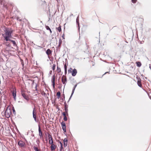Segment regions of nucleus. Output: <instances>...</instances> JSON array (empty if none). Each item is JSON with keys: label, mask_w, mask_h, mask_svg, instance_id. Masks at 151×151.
<instances>
[{"label": "nucleus", "mask_w": 151, "mask_h": 151, "mask_svg": "<svg viewBox=\"0 0 151 151\" xmlns=\"http://www.w3.org/2000/svg\"><path fill=\"white\" fill-rule=\"evenodd\" d=\"M72 69L71 68H70L68 70V73H71V70H72Z\"/></svg>", "instance_id": "nucleus-37"}, {"label": "nucleus", "mask_w": 151, "mask_h": 151, "mask_svg": "<svg viewBox=\"0 0 151 151\" xmlns=\"http://www.w3.org/2000/svg\"><path fill=\"white\" fill-rule=\"evenodd\" d=\"M75 88H75L74 87H73V90H72V92L71 95V96H70V98L69 99V100H68V102L70 101V100L71 99V97H72V96H73V93H74V91L75 90Z\"/></svg>", "instance_id": "nucleus-13"}, {"label": "nucleus", "mask_w": 151, "mask_h": 151, "mask_svg": "<svg viewBox=\"0 0 151 151\" xmlns=\"http://www.w3.org/2000/svg\"><path fill=\"white\" fill-rule=\"evenodd\" d=\"M37 84H36V86L35 87V90H36V91H37Z\"/></svg>", "instance_id": "nucleus-42"}, {"label": "nucleus", "mask_w": 151, "mask_h": 151, "mask_svg": "<svg viewBox=\"0 0 151 151\" xmlns=\"http://www.w3.org/2000/svg\"><path fill=\"white\" fill-rule=\"evenodd\" d=\"M68 143V139L67 138H65L63 140V143H64V146L65 147H66Z\"/></svg>", "instance_id": "nucleus-10"}, {"label": "nucleus", "mask_w": 151, "mask_h": 151, "mask_svg": "<svg viewBox=\"0 0 151 151\" xmlns=\"http://www.w3.org/2000/svg\"><path fill=\"white\" fill-rule=\"evenodd\" d=\"M149 68L151 70V65H150Z\"/></svg>", "instance_id": "nucleus-47"}, {"label": "nucleus", "mask_w": 151, "mask_h": 151, "mask_svg": "<svg viewBox=\"0 0 151 151\" xmlns=\"http://www.w3.org/2000/svg\"><path fill=\"white\" fill-rule=\"evenodd\" d=\"M63 148V144H61L60 148V151H62V150Z\"/></svg>", "instance_id": "nucleus-39"}, {"label": "nucleus", "mask_w": 151, "mask_h": 151, "mask_svg": "<svg viewBox=\"0 0 151 151\" xmlns=\"http://www.w3.org/2000/svg\"><path fill=\"white\" fill-rule=\"evenodd\" d=\"M17 20L21 21L22 20V19L20 18L19 17H17Z\"/></svg>", "instance_id": "nucleus-40"}, {"label": "nucleus", "mask_w": 151, "mask_h": 151, "mask_svg": "<svg viewBox=\"0 0 151 151\" xmlns=\"http://www.w3.org/2000/svg\"><path fill=\"white\" fill-rule=\"evenodd\" d=\"M62 129L64 132H66V127H62Z\"/></svg>", "instance_id": "nucleus-28"}, {"label": "nucleus", "mask_w": 151, "mask_h": 151, "mask_svg": "<svg viewBox=\"0 0 151 151\" xmlns=\"http://www.w3.org/2000/svg\"><path fill=\"white\" fill-rule=\"evenodd\" d=\"M45 28L47 30H49L50 31V33H52V31L50 29V28L49 27L47 26H45Z\"/></svg>", "instance_id": "nucleus-20"}, {"label": "nucleus", "mask_w": 151, "mask_h": 151, "mask_svg": "<svg viewBox=\"0 0 151 151\" xmlns=\"http://www.w3.org/2000/svg\"><path fill=\"white\" fill-rule=\"evenodd\" d=\"M51 53L52 51L49 49H48L46 51V53L48 55H50L51 54Z\"/></svg>", "instance_id": "nucleus-15"}, {"label": "nucleus", "mask_w": 151, "mask_h": 151, "mask_svg": "<svg viewBox=\"0 0 151 151\" xmlns=\"http://www.w3.org/2000/svg\"><path fill=\"white\" fill-rule=\"evenodd\" d=\"M57 29L59 32H60L61 31V26H60Z\"/></svg>", "instance_id": "nucleus-30"}, {"label": "nucleus", "mask_w": 151, "mask_h": 151, "mask_svg": "<svg viewBox=\"0 0 151 151\" xmlns=\"http://www.w3.org/2000/svg\"><path fill=\"white\" fill-rule=\"evenodd\" d=\"M57 96H58V98L59 99L60 96V93L59 91L57 93Z\"/></svg>", "instance_id": "nucleus-24"}, {"label": "nucleus", "mask_w": 151, "mask_h": 151, "mask_svg": "<svg viewBox=\"0 0 151 151\" xmlns=\"http://www.w3.org/2000/svg\"><path fill=\"white\" fill-rule=\"evenodd\" d=\"M22 67L24 68V63L23 61H22Z\"/></svg>", "instance_id": "nucleus-41"}, {"label": "nucleus", "mask_w": 151, "mask_h": 151, "mask_svg": "<svg viewBox=\"0 0 151 151\" xmlns=\"http://www.w3.org/2000/svg\"><path fill=\"white\" fill-rule=\"evenodd\" d=\"M35 108H34V109L33 111V118L35 120V121H36V115L35 114Z\"/></svg>", "instance_id": "nucleus-14"}, {"label": "nucleus", "mask_w": 151, "mask_h": 151, "mask_svg": "<svg viewBox=\"0 0 151 151\" xmlns=\"http://www.w3.org/2000/svg\"><path fill=\"white\" fill-rule=\"evenodd\" d=\"M64 105L65 110V112L68 114V106H67V105L65 101L64 102Z\"/></svg>", "instance_id": "nucleus-11"}, {"label": "nucleus", "mask_w": 151, "mask_h": 151, "mask_svg": "<svg viewBox=\"0 0 151 151\" xmlns=\"http://www.w3.org/2000/svg\"><path fill=\"white\" fill-rule=\"evenodd\" d=\"M56 65L55 64H54L53 65L52 67V69L53 70H54L55 68Z\"/></svg>", "instance_id": "nucleus-31"}, {"label": "nucleus", "mask_w": 151, "mask_h": 151, "mask_svg": "<svg viewBox=\"0 0 151 151\" xmlns=\"http://www.w3.org/2000/svg\"><path fill=\"white\" fill-rule=\"evenodd\" d=\"M136 64H137V65L138 67H140L142 65V64L140 62H137L136 63Z\"/></svg>", "instance_id": "nucleus-18"}, {"label": "nucleus", "mask_w": 151, "mask_h": 151, "mask_svg": "<svg viewBox=\"0 0 151 151\" xmlns=\"http://www.w3.org/2000/svg\"><path fill=\"white\" fill-rule=\"evenodd\" d=\"M12 94L14 100H16V91L15 89H14L12 91Z\"/></svg>", "instance_id": "nucleus-4"}, {"label": "nucleus", "mask_w": 151, "mask_h": 151, "mask_svg": "<svg viewBox=\"0 0 151 151\" xmlns=\"http://www.w3.org/2000/svg\"><path fill=\"white\" fill-rule=\"evenodd\" d=\"M79 16L78 15L76 19V22L77 24H78V27H79ZM80 28L79 27L78 29L79 30Z\"/></svg>", "instance_id": "nucleus-16"}, {"label": "nucleus", "mask_w": 151, "mask_h": 151, "mask_svg": "<svg viewBox=\"0 0 151 151\" xmlns=\"http://www.w3.org/2000/svg\"><path fill=\"white\" fill-rule=\"evenodd\" d=\"M77 73V71L76 69H74L72 71V75L73 76H75Z\"/></svg>", "instance_id": "nucleus-8"}, {"label": "nucleus", "mask_w": 151, "mask_h": 151, "mask_svg": "<svg viewBox=\"0 0 151 151\" xmlns=\"http://www.w3.org/2000/svg\"><path fill=\"white\" fill-rule=\"evenodd\" d=\"M13 112L14 114H15V110L14 109L13 110Z\"/></svg>", "instance_id": "nucleus-43"}, {"label": "nucleus", "mask_w": 151, "mask_h": 151, "mask_svg": "<svg viewBox=\"0 0 151 151\" xmlns=\"http://www.w3.org/2000/svg\"><path fill=\"white\" fill-rule=\"evenodd\" d=\"M9 41H11L12 43L14 46H17V44H16L15 42L14 41L10 40V39H9Z\"/></svg>", "instance_id": "nucleus-17"}, {"label": "nucleus", "mask_w": 151, "mask_h": 151, "mask_svg": "<svg viewBox=\"0 0 151 151\" xmlns=\"http://www.w3.org/2000/svg\"><path fill=\"white\" fill-rule=\"evenodd\" d=\"M57 71L58 73H59L60 71V68H58V66L57 68Z\"/></svg>", "instance_id": "nucleus-32"}, {"label": "nucleus", "mask_w": 151, "mask_h": 151, "mask_svg": "<svg viewBox=\"0 0 151 151\" xmlns=\"http://www.w3.org/2000/svg\"><path fill=\"white\" fill-rule=\"evenodd\" d=\"M21 94L24 98L27 101L29 100V96L28 95H26L25 93L22 91L21 92Z\"/></svg>", "instance_id": "nucleus-5"}, {"label": "nucleus", "mask_w": 151, "mask_h": 151, "mask_svg": "<svg viewBox=\"0 0 151 151\" xmlns=\"http://www.w3.org/2000/svg\"><path fill=\"white\" fill-rule=\"evenodd\" d=\"M18 145L21 147H24L26 145L25 142L21 140L19 141L18 142Z\"/></svg>", "instance_id": "nucleus-3"}, {"label": "nucleus", "mask_w": 151, "mask_h": 151, "mask_svg": "<svg viewBox=\"0 0 151 151\" xmlns=\"http://www.w3.org/2000/svg\"><path fill=\"white\" fill-rule=\"evenodd\" d=\"M61 125L62 126V127H65L66 126L65 124V123L64 122H62L61 123Z\"/></svg>", "instance_id": "nucleus-27"}, {"label": "nucleus", "mask_w": 151, "mask_h": 151, "mask_svg": "<svg viewBox=\"0 0 151 151\" xmlns=\"http://www.w3.org/2000/svg\"><path fill=\"white\" fill-rule=\"evenodd\" d=\"M51 146L50 147V149L51 151H53L55 150L56 148V146L53 144H52L51 145Z\"/></svg>", "instance_id": "nucleus-12"}, {"label": "nucleus", "mask_w": 151, "mask_h": 151, "mask_svg": "<svg viewBox=\"0 0 151 151\" xmlns=\"http://www.w3.org/2000/svg\"><path fill=\"white\" fill-rule=\"evenodd\" d=\"M34 45H35V48H36V49H39L40 48H42V47H41V46H37V45H35V44H34Z\"/></svg>", "instance_id": "nucleus-23"}, {"label": "nucleus", "mask_w": 151, "mask_h": 151, "mask_svg": "<svg viewBox=\"0 0 151 151\" xmlns=\"http://www.w3.org/2000/svg\"><path fill=\"white\" fill-rule=\"evenodd\" d=\"M48 137L49 139H50V138H51V140H52V136L49 133H48Z\"/></svg>", "instance_id": "nucleus-25"}, {"label": "nucleus", "mask_w": 151, "mask_h": 151, "mask_svg": "<svg viewBox=\"0 0 151 151\" xmlns=\"http://www.w3.org/2000/svg\"><path fill=\"white\" fill-rule=\"evenodd\" d=\"M66 113L65 112H63L62 113L63 115V116L64 117L66 116Z\"/></svg>", "instance_id": "nucleus-38"}, {"label": "nucleus", "mask_w": 151, "mask_h": 151, "mask_svg": "<svg viewBox=\"0 0 151 151\" xmlns=\"http://www.w3.org/2000/svg\"><path fill=\"white\" fill-rule=\"evenodd\" d=\"M49 143L50 144V145H52V144H53V141L52 140H52H51L50 139H49Z\"/></svg>", "instance_id": "nucleus-29"}, {"label": "nucleus", "mask_w": 151, "mask_h": 151, "mask_svg": "<svg viewBox=\"0 0 151 151\" xmlns=\"http://www.w3.org/2000/svg\"><path fill=\"white\" fill-rule=\"evenodd\" d=\"M33 148L35 151H40L38 148L35 145L33 147Z\"/></svg>", "instance_id": "nucleus-21"}, {"label": "nucleus", "mask_w": 151, "mask_h": 151, "mask_svg": "<svg viewBox=\"0 0 151 151\" xmlns=\"http://www.w3.org/2000/svg\"><path fill=\"white\" fill-rule=\"evenodd\" d=\"M62 81L63 84H65L67 82V79L65 76L63 75L62 77Z\"/></svg>", "instance_id": "nucleus-6"}, {"label": "nucleus", "mask_w": 151, "mask_h": 151, "mask_svg": "<svg viewBox=\"0 0 151 151\" xmlns=\"http://www.w3.org/2000/svg\"><path fill=\"white\" fill-rule=\"evenodd\" d=\"M52 72V71H50V72Z\"/></svg>", "instance_id": "nucleus-50"}, {"label": "nucleus", "mask_w": 151, "mask_h": 151, "mask_svg": "<svg viewBox=\"0 0 151 151\" xmlns=\"http://www.w3.org/2000/svg\"><path fill=\"white\" fill-rule=\"evenodd\" d=\"M39 135L40 138L43 137L42 133L41 131L40 126H39Z\"/></svg>", "instance_id": "nucleus-9"}, {"label": "nucleus", "mask_w": 151, "mask_h": 151, "mask_svg": "<svg viewBox=\"0 0 151 151\" xmlns=\"http://www.w3.org/2000/svg\"><path fill=\"white\" fill-rule=\"evenodd\" d=\"M77 84H76L75 85V86H74V87L75 88H76V87L77 86Z\"/></svg>", "instance_id": "nucleus-46"}, {"label": "nucleus", "mask_w": 151, "mask_h": 151, "mask_svg": "<svg viewBox=\"0 0 151 151\" xmlns=\"http://www.w3.org/2000/svg\"><path fill=\"white\" fill-rule=\"evenodd\" d=\"M62 37L63 39H64V34H63V35H62Z\"/></svg>", "instance_id": "nucleus-44"}, {"label": "nucleus", "mask_w": 151, "mask_h": 151, "mask_svg": "<svg viewBox=\"0 0 151 151\" xmlns=\"http://www.w3.org/2000/svg\"><path fill=\"white\" fill-rule=\"evenodd\" d=\"M132 2L133 3H136L137 0H131Z\"/></svg>", "instance_id": "nucleus-36"}, {"label": "nucleus", "mask_w": 151, "mask_h": 151, "mask_svg": "<svg viewBox=\"0 0 151 151\" xmlns=\"http://www.w3.org/2000/svg\"><path fill=\"white\" fill-rule=\"evenodd\" d=\"M137 84L138 86L140 87H141L142 86V85L141 83V81L138 80L137 81Z\"/></svg>", "instance_id": "nucleus-19"}, {"label": "nucleus", "mask_w": 151, "mask_h": 151, "mask_svg": "<svg viewBox=\"0 0 151 151\" xmlns=\"http://www.w3.org/2000/svg\"><path fill=\"white\" fill-rule=\"evenodd\" d=\"M36 142L38 144V145H39V144L40 143V141L39 140V139H37V140H36Z\"/></svg>", "instance_id": "nucleus-34"}, {"label": "nucleus", "mask_w": 151, "mask_h": 151, "mask_svg": "<svg viewBox=\"0 0 151 151\" xmlns=\"http://www.w3.org/2000/svg\"><path fill=\"white\" fill-rule=\"evenodd\" d=\"M108 73V72H106V73H105V74H106V73Z\"/></svg>", "instance_id": "nucleus-49"}, {"label": "nucleus", "mask_w": 151, "mask_h": 151, "mask_svg": "<svg viewBox=\"0 0 151 151\" xmlns=\"http://www.w3.org/2000/svg\"><path fill=\"white\" fill-rule=\"evenodd\" d=\"M63 119L65 121H66L67 120V118L66 116H64L63 118Z\"/></svg>", "instance_id": "nucleus-35"}, {"label": "nucleus", "mask_w": 151, "mask_h": 151, "mask_svg": "<svg viewBox=\"0 0 151 151\" xmlns=\"http://www.w3.org/2000/svg\"><path fill=\"white\" fill-rule=\"evenodd\" d=\"M5 34H2V36L6 41H8L9 40V38L12 37V33L13 31L11 28H6L4 30Z\"/></svg>", "instance_id": "nucleus-1"}, {"label": "nucleus", "mask_w": 151, "mask_h": 151, "mask_svg": "<svg viewBox=\"0 0 151 151\" xmlns=\"http://www.w3.org/2000/svg\"><path fill=\"white\" fill-rule=\"evenodd\" d=\"M41 94L42 95H44L45 96L46 95V94L45 92H44V91L42 92Z\"/></svg>", "instance_id": "nucleus-33"}, {"label": "nucleus", "mask_w": 151, "mask_h": 151, "mask_svg": "<svg viewBox=\"0 0 151 151\" xmlns=\"http://www.w3.org/2000/svg\"><path fill=\"white\" fill-rule=\"evenodd\" d=\"M64 68L65 69V73L66 74L67 73V66L66 64H65L64 65Z\"/></svg>", "instance_id": "nucleus-22"}, {"label": "nucleus", "mask_w": 151, "mask_h": 151, "mask_svg": "<svg viewBox=\"0 0 151 151\" xmlns=\"http://www.w3.org/2000/svg\"><path fill=\"white\" fill-rule=\"evenodd\" d=\"M73 15V14H71V15Z\"/></svg>", "instance_id": "nucleus-51"}, {"label": "nucleus", "mask_w": 151, "mask_h": 151, "mask_svg": "<svg viewBox=\"0 0 151 151\" xmlns=\"http://www.w3.org/2000/svg\"><path fill=\"white\" fill-rule=\"evenodd\" d=\"M62 43V41L61 39L60 38L59 41L58 46H60Z\"/></svg>", "instance_id": "nucleus-26"}, {"label": "nucleus", "mask_w": 151, "mask_h": 151, "mask_svg": "<svg viewBox=\"0 0 151 151\" xmlns=\"http://www.w3.org/2000/svg\"><path fill=\"white\" fill-rule=\"evenodd\" d=\"M55 75H54L52 79V86L54 88L55 87Z\"/></svg>", "instance_id": "nucleus-7"}, {"label": "nucleus", "mask_w": 151, "mask_h": 151, "mask_svg": "<svg viewBox=\"0 0 151 151\" xmlns=\"http://www.w3.org/2000/svg\"><path fill=\"white\" fill-rule=\"evenodd\" d=\"M12 114V110L10 109L8 107L4 112L5 116L7 118L10 117V115Z\"/></svg>", "instance_id": "nucleus-2"}, {"label": "nucleus", "mask_w": 151, "mask_h": 151, "mask_svg": "<svg viewBox=\"0 0 151 151\" xmlns=\"http://www.w3.org/2000/svg\"><path fill=\"white\" fill-rule=\"evenodd\" d=\"M63 96H64V97H63V98L62 99V100H65V95L64 94H63Z\"/></svg>", "instance_id": "nucleus-45"}, {"label": "nucleus", "mask_w": 151, "mask_h": 151, "mask_svg": "<svg viewBox=\"0 0 151 151\" xmlns=\"http://www.w3.org/2000/svg\"><path fill=\"white\" fill-rule=\"evenodd\" d=\"M60 143L61 145V144H62V143L60 142Z\"/></svg>", "instance_id": "nucleus-48"}]
</instances>
